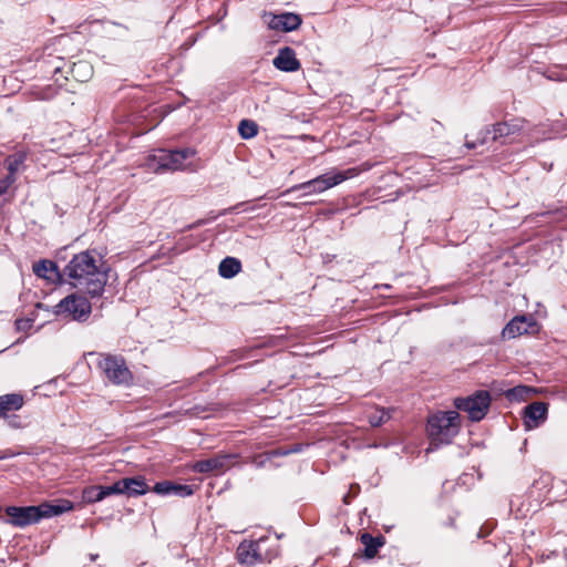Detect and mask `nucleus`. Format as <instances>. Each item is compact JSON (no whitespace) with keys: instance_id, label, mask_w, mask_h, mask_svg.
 Segmentation results:
<instances>
[{"instance_id":"10","label":"nucleus","mask_w":567,"mask_h":567,"mask_svg":"<svg viewBox=\"0 0 567 567\" xmlns=\"http://www.w3.org/2000/svg\"><path fill=\"white\" fill-rule=\"evenodd\" d=\"M6 513L9 516V523L19 527H24L40 520L38 506H9L6 508Z\"/></svg>"},{"instance_id":"27","label":"nucleus","mask_w":567,"mask_h":567,"mask_svg":"<svg viewBox=\"0 0 567 567\" xmlns=\"http://www.w3.org/2000/svg\"><path fill=\"white\" fill-rule=\"evenodd\" d=\"M72 74L74 78H76L79 81H86L92 74V66L87 64L86 62H78L74 63L72 68Z\"/></svg>"},{"instance_id":"2","label":"nucleus","mask_w":567,"mask_h":567,"mask_svg":"<svg viewBox=\"0 0 567 567\" xmlns=\"http://www.w3.org/2000/svg\"><path fill=\"white\" fill-rule=\"evenodd\" d=\"M456 411H440L427 420V434L434 444H450L460 431Z\"/></svg>"},{"instance_id":"29","label":"nucleus","mask_w":567,"mask_h":567,"mask_svg":"<svg viewBox=\"0 0 567 567\" xmlns=\"http://www.w3.org/2000/svg\"><path fill=\"white\" fill-rule=\"evenodd\" d=\"M123 478L116 481L112 485L103 486V493L104 497L111 496V495H125L124 487L122 486Z\"/></svg>"},{"instance_id":"25","label":"nucleus","mask_w":567,"mask_h":567,"mask_svg":"<svg viewBox=\"0 0 567 567\" xmlns=\"http://www.w3.org/2000/svg\"><path fill=\"white\" fill-rule=\"evenodd\" d=\"M532 388L529 386H526V385H517L513 389H509L506 391V398L509 400V401H524L526 400V398L529 395V393L532 392Z\"/></svg>"},{"instance_id":"5","label":"nucleus","mask_w":567,"mask_h":567,"mask_svg":"<svg viewBox=\"0 0 567 567\" xmlns=\"http://www.w3.org/2000/svg\"><path fill=\"white\" fill-rule=\"evenodd\" d=\"M196 155L192 147L182 150H159L156 154L148 157V167L155 173L164 171H178L186 167V161Z\"/></svg>"},{"instance_id":"16","label":"nucleus","mask_w":567,"mask_h":567,"mask_svg":"<svg viewBox=\"0 0 567 567\" xmlns=\"http://www.w3.org/2000/svg\"><path fill=\"white\" fill-rule=\"evenodd\" d=\"M122 486L124 487L125 496L127 497L142 496L151 491L145 477L141 475L124 477Z\"/></svg>"},{"instance_id":"26","label":"nucleus","mask_w":567,"mask_h":567,"mask_svg":"<svg viewBox=\"0 0 567 567\" xmlns=\"http://www.w3.org/2000/svg\"><path fill=\"white\" fill-rule=\"evenodd\" d=\"M24 159H25L24 153H16L6 159L7 169L10 173L9 176L13 177V175L20 169Z\"/></svg>"},{"instance_id":"30","label":"nucleus","mask_w":567,"mask_h":567,"mask_svg":"<svg viewBox=\"0 0 567 567\" xmlns=\"http://www.w3.org/2000/svg\"><path fill=\"white\" fill-rule=\"evenodd\" d=\"M286 454H288V452H287V451H285V452H280V451H272L270 454L256 456V457L252 460V464H254L257 468L265 467V466L267 465V463L270 461V457H271V456L286 455Z\"/></svg>"},{"instance_id":"28","label":"nucleus","mask_w":567,"mask_h":567,"mask_svg":"<svg viewBox=\"0 0 567 567\" xmlns=\"http://www.w3.org/2000/svg\"><path fill=\"white\" fill-rule=\"evenodd\" d=\"M194 494V488L187 484L173 483L172 495L185 498Z\"/></svg>"},{"instance_id":"4","label":"nucleus","mask_w":567,"mask_h":567,"mask_svg":"<svg viewBox=\"0 0 567 567\" xmlns=\"http://www.w3.org/2000/svg\"><path fill=\"white\" fill-rule=\"evenodd\" d=\"M97 368L113 385L128 386L133 383V373L122 355L99 353Z\"/></svg>"},{"instance_id":"37","label":"nucleus","mask_w":567,"mask_h":567,"mask_svg":"<svg viewBox=\"0 0 567 567\" xmlns=\"http://www.w3.org/2000/svg\"><path fill=\"white\" fill-rule=\"evenodd\" d=\"M560 209H556V210H549V212H546V213H542V216H545L547 214H551V213H559Z\"/></svg>"},{"instance_id":"19","label":"nucleus","mask_w":567,"mask_h":567,"mask_svg":"<svg viewBox=\"0 0 567 567\" xmlns=\"http://www.w3.org/2000/svg\"><path fill=\"white\" fill-rule=\"evenodd\" d=\"M360 540L364 546V556L367 558H373L385 543L383 536L374 537L369 533H363Z\"/></svg>"},{"instance_id":"20","label":"nucleus","mask_w":567,"mask_h":567,"mask_svg":"<svg viewBox=\"0 0 567 567\" xmlns=\"http://www.w3.org/2000/svg\"><path fill=\"white\" fill-rule=\"evenodd\" d=\"M241 270V262L239 259L235 257H226L224 258L219 266L218 272L220 277L225 279H230L235 277Z\"/></svg>"},{"instance_id":"33","label":"nucleus","mask_w":567,"mask_h":567,"mask_svg":"<svg viewBox=\"0 0 567 567\" xmlns=\"http://www.w3.org/2000/svg\"><path fill=\"white\" fill-rule=\"evenodd\" d=\"M16 329L18 331H27L32 327V320L30 319H17L14 322Z\"/></svg>"},{"instance_id":"18","label":"nucleus","mask_w":567,"mask_h":567,"mask_svg":"<svg viewBox=\"0 0 567 567\" xmlns=\"http://www.w3.org/2000/svg\"><path fill=\"white\" fill-rule=\"evenodd\" d=\"M33 272L43 279L55 281L61 278L58 265L52 260H40L33 265Z\"/></svg>"},{"instance_id":"6","label":"nucleus","mask_w":567,"mask_h":567,"mask_svg":"<svg viewBox=\"0 0 567 567\" xmlns=\"http://www.w3.org/2000/svg\"><path fill=\"white\" fill-rule=\"evenodd\" d=\"M267 538L261 537L257 540L243 542L237 548V557L240 564L254 566L266 561H271L277 555V549L268 550L265 548Z\"/></svg>"},{"instance_id":"23","label":"nucleus","mask_w":567,"mask_h":567,"mask_svg":"<svg viewBox=\"0 0 567 567\" xmlns=\"http://www.w3.org/2000/svg\"><path fill=\"white\" fill-rule=\"evenodd\" d=\"M82 498L85 503L93 504L103 501V485H91L83 489Z\"/></svg>"},{"instance_id":"11","label":"nucleus","mask_w":567,"mask_h":567,"mask_svg":"<svg viewBox=\"0 0 567 567\" xmlns=\"http://www.w3.org/2000/svg\"><path fill=\"white\" fill-rule=\"evenodd\" d=\"M523 120H513L511 122H499L493 125L492 130L487 128L482 132V137L478 140L480 144H485L488 136L492 135L493 141H499L504 137L513 135L523 128Z\"/></svg>"},{"instance_id":"24","label":"nucleus","mask_w":567,"mask_h":567,"mask_svg":"<svg viewBox=\"0 0 567 567\" xmlns=\"http://www.w3.org/2000/svg\"><path fill=\"white\" fill-rule=\"evenodd\" d=\"M238 133L244 140L252 138L258 134V125L252 120H241L238 125Z\"/></svg>"},{"instance_id":"38","label":"nucleus","mask_w":567,"mask_h":567,"mask_svg":"<svg viewBox=\"0 0 567 567\" xmlns=\"http://www.w3.org/2000/svg\"><path fill=\"white\" fill-rule=\"evenodd\" d=\"M90 558H91V560H95V559L97 558V555H93V554H92V555L90 556Z\"/></svg>"},{"instance_id":"12","label":"nucleus","mask_w":567,"mask_h":567,"mask_svg":"<svg viewBox=\"0 0 567 567\" xmlns=\"http://www.w3.org/2000/svg\"><path fill=\"white\" fill-rule=\"evenodd\" d=\"M547 416V404L544 402H533L525 406L523 412L524 424L527 429L538 427Z\"/></svg>"},{"instance_id":"1","label":"nucleus","mask_w":567,"mask_h":567,"mask_svg":"<svg viewBox=\"0 0 567 567\" xmlns=\"http://www.w3.org/2000/svg\"><path fill=\"white\" fill-rule=\"evenodd\" d=\"M72 287L89 295L101 297L107 282V272L97 266L94 251H81L72 257L63 269Z\"/></svg>"},{"instance_id":"34","label":"nucleus","mask_w":567,"mask_h":567,"mask_svg":"<svg viewBox=\"0 0 567 567\" xmlns=\"http://www.w3.org/2000/svg\"><path fill=\"white\" fill-rule=\"evenodd\" d=\"M14 182V177L7 176L3 181H0V196L7 193L9 186Z\"/></svg>"},{"instance_id":"32","label":"nucleus","mask_w":567,"mask_h":567,"mask_svg":"<svg viewBox=\"0 0 567 567\" xmlns=\"http://www.w3.org/2000/svg\"><path fill=\"white\" fill-rule=\"evenodd\" d=\"M3 419L7 420V423L12 429H22L24 427V423L22 422L21 417L16 414H9L8 416H4Z\"/></svg>"},{"instance_id":"15","label":"nucleus","mask_w":567,"mask_h":567,"mask_svg":"<svg viewBox=\"0 0 567 567\" xmlns=\"http://www.w3.org/2000/svg\"><path fill=\"white\" fill-rule=\"evenodd\" d=\"M272 64L276 69L284 72H296L301 66L293 49L289 47H285L278 51L277 56L272 60Z\"/></svg>"},{"instance_id":"36","label":"nucleus","mask_w":567,"mask_h":567,"mask_svg":"<svg viewBox=\"0 0 567 567\" xmlns=\"http://www.w3.org/2000/svg\"><path fill=\"white\" fill-rule=\"evenodd\" d=\"M476 145H477V143H476V142H468V141H466V143H465V146H466L468 150H473V148H475V147H476Z\"/></svg>"},{"instance_id":"8","label":"nucleus","mask_w":567,"mask_h":567,"mask_svg":"<svg viewBox=\"0 0 567 567\" xmlns=\"http://www.w3.org/2000/svg\"><path fill=\"white\" fill-rule=\"evenodd\" d=\"M491 394L488 391H476L466 398H456L454 406L468 414V419L473 422H478L486 415L491 405Z\"/></svg>"},{"instance_id":"22","label":"nucleus","mask_w":567,"mask_h":567,"mask_svg":"<svg viewBox=\"0 0 567 567\" xmlns=\"http://www.w3.org/2000/svg\"><path fill=\"white\" fill-rule=\"evenodd\" d=\"M40 519L44 517H53L60 514H63L70 509H72V505L70 502H65V505H52L49 503H43L38 506Z\"/></svg>"},{"instance_id":"9","label":"nucleus","mask_w":567,"mask_h":567,"mask_svg":"<svg viewBox=\"0 0 567 567\" xmlns=\"http://www.w3.org/2000/svg\"><path fill=\"white\" fill-rule=\"evenodd\" d=\"M537 331V322L532 316H516L503 329L504 338L513 339L525 333Z\"/></svg>"},{"instance_id":"7","label":"nucleus","mask_w":567,"mask_h":567,"mask_svg":"<svg viewBox=\"0 0 567 567\" xmlns=\"http://www.w3.org/2000/svg\"><path fill=\"white\" fill-rule=\"evenodd\" d=\"M92 311V306L86 297L71 293L63 298L55 307L56 316H64L75 321H86Z\"/></svg>"},{"instance_id":"21","label":"nucleus","mask_w":567,"mask_h":567,"mask_svg":"<svg viewBox=\"0 0 567 567\" xmlns=\"http://www.w3.org/2000/svg\"><path fill=\"white\" fill-rule=\"evenodd\" d=\"M392 409L375 408L367 413V420L371 426L378 427L391 419Z\"/></svg>"},{"instance_id":"14","label":"nucleus","mask_w":567,"mask_h":567,"mask_svg":"<svg viewBox=\"0 0 567 567\" xmlns=\"http://www.w3.org/2000/svg\"><path fill=\"white\" fill-rule=\"evenodd\" d=\"M233 456L229 454L216 455L210 458L197 461L193 470L197 473L221 472L230 466Z\"/></svg>"},{"instance_id":"13","label":"nucleus","mask_w":567,"mask_h":567,"mask_svg":"<svg viewBox=\"0 0 567 567\" xmlns=\"http://www.w3.org/2000/svg\"><path fill=\"white\" fill-rule=\"evenodd\" d=\"M302 23L299 14L292 12H285L280 14H274L268 22L271 30L291 32L297 30Z\"/></svg>"},{"instance_id":"17","label":"nucleus","mask_w":567,"mask_h":567,"mask_svg":"<svg viewBox=\"0 0 567 567\" xmlns=\"http://www.w3.org/2000/svg\"><path fill=\"white\" fill-rule=\"evenodd\" d=\"M24 404L21 393H8L0 395V417L8 416L11 412L19 411Z\"/></svg>"},{"instance_id":"3","label":"nucleus","mask_w":567,"mask_h":567,"mask_svg":"<svg viewBox=\"0 0 567 567\" xmlns=\"http://www.w3.org/2000/svg\"><path fill=\"white\" fill-rule=\"evenodd\" d=\"M359 173L358 168H348L346 171H330L326 174L317 176L308 182L293 185L286 193H292L296 190H302V196L312 194H320L329 188H332L342 182L357 176Z\"/></svg>"},{"instance_id":"35","label":"nucleus","mask_w":567,"mask_h":567,"mask_svg":"<svg viewBox=\"0 0 567 567\" xmlns=\"http://www.w3.org/2000/svg\"><path fill=\"white\" fill-rule=\"evenodd\" d=\"M54 94H55V90L52 89L51 86H49L47 92H43L41 95H39V99L49 100V99L53 97Z\"/></svg>"},{"instance_id":"31","label":"nucleus","mask_w":567,"mask_h":567,"mask_svg":"<svg viewBox=\"0 0 567 567\" xmlns=\"http://www.w3.org/2000/svg\"><path fill=\"white\" fill-rule=\"evenodd\" d=\"M173 483L174 482L171 481L157 482L152 488V491L162 496L172 495Z\"/></svg>"}]
</instances>
